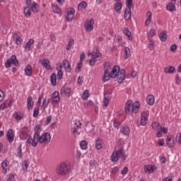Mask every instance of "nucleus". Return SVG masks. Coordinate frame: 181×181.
<instances>
[{
    "label": "nucleus",
    "mask_w": 181,
    "mask_h": 181,
    "mask_svg": "<svg viewBox=\"0 0 181 181\" xmlns=\"http://www.w3.org/2000/svg\"><path fill=\"white\" fill-rule=\"evenodd\" d=\"M90 127H91L90 128ZM86 128H90L89 129H90V131H93V129H94V124H91V123H90V122H88L86 123Z\"/></svg>",
    "instance_id": "nucleus-59"
},
{
    "label": "nucleus",
    "mask_w": 181,
    "mask_h": 181,
    "mask_svg": "<svg viewBox=\"0 0 181 181\" xmlns=\"http://www.w3.org/2000/svg\"><path fill=\"white\" fill-rule=\"evenodd\" d=\"M62 63L65 71H67V73L71 72V65L69 63V60L64 59Z\"/></svg>",
    "instance_id": "nucleus-12"
},
{
    "label": "nucleus",
    "mask_w": 181,
    "mask_h": 181,
    "mask_svg": "<svg viewBox=\"0 0 181 181\" xmlns=\"http://www.w3.org/2000/svg\"><path fill=\"white\" fill-rule=\"evenodd\" d=\"M167 32L164 31V33H161L159 35L160 40L161 42H166L168 40V35H166Z\"/></svg>",
    "instance_id": "nucleus-32"
},
{
    "label": "nucleus",
    "mask_w": 181,
    "mask_h": 181,
    "mask_svg": "<svg viewBox=\"0 0 181 181\" xmlns=\"http://www.w3.org/2000/svg\"><path fill=\"white\" fill-rule=\"evenodd\" d=\"M13 117L17 121H21V119H22V115H19L18 112H14Z\"/></svg>",
    "instance_id": "nucleus-54"
},
{
    "label": "nucleus",
    "mask_w": 181,
    "mask_h": 181,
    "mask_svg": "<svg viewBox=\"0 0 181 181\" xmlns=\"http://www.w3.org/2000/svg\"><path fill=\"white\" fill-rule=\"evenodd\" d=\"M167 11H169V12H174V11H176V6H175V4L173 2H170L166 6Z\"/></svg>",
    "instance_id": "nucleus-22"
},
{
    "label": "nucleus",
    "mask_w": 181,
    "mask_h": 181,
    "mask_svg": "<svg viewBox=\"0 0 181 181\" xmlns=\"http://www.w3.org/2000/svg\"><path fill=\"white\" fill-rule=\"evenodd\" d=\"M84 29L86 32H91L94 29V19L90 18L85 22Z\"/></svg>",
    "instance_id": "nucleus-4"
},
{
    "label": "nucleus",
    "mask_w": 181,
    "mask_h": 181,
    "mask_svg": "<svg viewBox=\"0 0 181 181\" xmlns=\"http://www.w3.org/2000/svg\"><path fill=\"white\" fill-rule=\"evenodd\" d=\"M73 45H74V40L70 39L68 42L67 46H66V50H70L71 49V46H73Z\"/></svg>",
    "instance_id": "nucleus-45"
},
{
    "label": "nucleus",
    "mask_w": 181,
    "mask_h": 181,
    "mask_svg": "<svg viewBox=\"0 0 181 181\" xmlns=\"http://www.w3.org/2000/svg\"><path fill=\"white\" fill-rule=\"evenodd\" d=\"M8 167V160H4L1 163V168L4 170V173H6L7 170L6 168Z\"/></svg>",
    "instance_id": "nucleus-47"
},
{
    "label": "nucleus",
    "mask_w": 181,
    "mask_h": 181,
    "mask_svg": "<svg viewBox=\"0 0 181 181\" xmlns=\"http://www.w3.org/2000/svg\"><path fill=\"white\" fill-rule=\"evenodd\" d=\"M24 13H25V18H29V16H30V15H31L30 8V7H25Z\"/></svg>",
    "instance_id": "nucleus-41"
},
{
    "label": "nucleus",
    "mask_w": 181,
    "mask_h": 181,
    "mask_svg": "<svg viewBox=\"0 0 181 181\" xmlns=\"http://www.w3.org/2000/svg\"><path fill=\"white\" fill-rule=\"evenodd\" d=\"M132 112H134V114H137V112H139V103L136 101L133 104H132Z\"/></svg>",
    "instance_id": "nucleus-18"
},
{
    "label": "nucleus",
    "mask_w": 181,
    "mask_h": 181,
    "mask_svg": "<svg viewBox=\"0 0 181 181\" xmlns=\"http://www.w3.org/2000/svg\"><path fill=\"white\" fill-rule=\"evenodd\" d=\"M170 52H175V50L177 49V45L176 44H173L170 46Z\"/></svg>",
    "instance_id": "nucleus-61"
},
{
    "label": "nucleus",
    "mask_w": 181,
    "mask_h": 181,
    "mask_svg": "<svg viewBox=\"0 0 181 181\" xmlns=\"http://www.w3.org/2000/svg\"><path fill=\"white\" fill-rule=\"evenodd\" d=\"M28 132H29V129L27 127H24L20 133V139L25 141L28 138Z\"/></svg>",
    "instance_id": "nucleus-9"
},
{
    "label": "nucleus",
    "mask_w": 181,
    "mask_h": 181,
    "mask_svg": "<svg viewBox=\"0 0 181 181\" xmlns=\"http://www.w3.org/2000/svg\"><path fill=\"white\" fill-rule=\"evenodd\" d=\"M12 64L14 66H19V61L16 59V55H12L10 58Z\"/></svg>",
    "instance_id": "nucleus-30"
},
{
    "label": "nucleus",
    "mask_w": 181,
    "mask_h": 181,
    "mask_svg": "<svg viewBox=\"0 0 181 181\" xmlns=\"http://www.w3.org/2000/svg\"><path fill=\"white\" fill-rule=\"evenodd\" d=\"M24 71H25L26 76H28V77H30V76H32V73H33L32 66H30V64L27 65L25 67Z\"/></svg>",
    "instance_id": "nucleus-25"
},
{
    "label": "nucleus",
    "mask_w": 181,
    "mask_h": 181,
    "mask_svg": "<svg viewBox=\"0 0 181 181\" xmlns=\"http://www.w3.org/2000/svg\"><path fill=\"white\" fill-rule=\"evenodd\" d=\"M93 56H94L93 57H95V59H97L98 60H100V59H101V53H100V52H98V49L97 47H94L93 48Z\"/></svg>",
    "instance_id": "nucleus-20"
},
{
    "label": "nucleus",
    "mask_w": 181,
    "mask_h": 181,
    "mask_svg": "<svg viewBox=\"0 0 181 181\" xmlns=\"http://www.w3.org/2000/svg\"><path fill=\"white\" fill-rule=\"evenodd\" d=\"M23 41V40H22V38L21 37H18L16 39V43L18 45H21V43H22Z\"/></svg>",
    "instance_id": "nucleus-62"
},
{
    "label": "nucleus",
    "mask_w": 181,
    "mask_h": 181,
    "mask_svg": "<svg viewBox=\"0 0 181 181\" xmlns=\"http://www.w3.org/2000/svg\"><path fill=\"white\" fill-rule=\"evenodd\" d=\"M114 6H115V12H117V13H119L122 10V4L121 2L115 3Z\"/></svg>",
    "instance_id": "nucleus-23"
},
{
    "label": "nucleus",
    "mask_w": 181,
    "mask_h": 181,
    "mask_svg": "<svg viewBox=\"0 0 181 181\" xmlns=\"http://www.w3.org/2000/svg\"><path fill=\"white\" fill-rule=\"evenodd\" d=\"M160 130L161 131V132H163V134H168V128L166 127H160Z\"/></svg>",
    "instance_id": "nucleus-64"
},
{
    "label": "nucleus",
    "mask_w": 181,
    "mask_h": 181,
    "mask_svg": "<svg viewBox=\"0 0 181 181\" xmlns=\"http://www.w3.org/2000/svg\"><path fill=\"white\" fill-rule=\"evenodd\" d=\"M23 170L24 172H28V168H29V165L28 164L27 161H23L22 163Z\"/></svg>",
    "instance_id": "nucleus-50"
},
{
    "label": "nucleus",
    "mask_w": 181,
    "mask_h": 181,
    "mask_svg": "<svg viewBox=\"0 0 181 181\" xmlns=\"http://www.w3.org/2000/svg\"><path fill=\"white\" fill-rule=\"evenodd\" d=\"M124 20L125 21H129L132 16V13L131 11V8H125L124 9Z\"/></svg>",
    "instance_id": "nucleus-14"
},
{
    "label": "nucleus",
    "mask_w": 181,
    "mask_h": 181,
    "mask_svg": "<svg viewBox=\"0 0 181 181\" xmlns=\"http://www.w3.org/2000/svg\"><path fill=\"white\" fill-rule=\"evenodd\" d=\"M37 115H39V107H35L34 112H33L34 118H36Z\"/></svg>",
    "instance_id": "nucleus-57"
},
{
    "label": "nucleus",
    "mask_w": 181,
    "mask_h": 181,
    "mask_svg": "<svg viewBox=\"0 0 181 181\" xmlns=\"http://www.w3.org/2000/svg\"><path fill=\"white\" fill-rule=\"evenodd\" d=\"M7 141L11 144V142H13V139L15 138V136L13 135V130L12 129H10L8 130L6 135Z\"/></svg>",
    "instance_id": "nucleus-11"
},
{
    "label": "nucleus",
    "mask_w": 181,
    "mask_h": 181,
    "mask_svg": "<svg viewBox=\"0 0 181 181\" xmlns=\"http://www.w3.org/2000/svg\"><path fill=\"white\" fill-rule=\"evenodd\" d=\"M124 53H125L124 58L128 59V57H129V56H131V49H129V47H126L124 48Z\"/></svg>",
    "instance_id": "nucleus-42"
},
{
    "label": "nucleus",
    "mask_w": 181,
    "mask_h": 181,
    "mask_svg": "<svg viewBox=\"0 0 181 181\" xmlns=\"http://www.w3.org/2000/svg\"><path fill=\"white\" fill-rule=\"evenodd\" d=\"M6 67L9 68L12 66V62L11 61V59H8L6 62L5 64Z\"/></svg>",
    "instance_id": "nucleus-60"
},
{
    "label": "nucleus",
    "mask_w": 181,
    "mask_h": 181,
    "mask_svg": "<svg viewBox=\"0 0 181 181\" xmlns=\"http://www.w3.org/2000/svg\"><path fill=\"white\" fill-rule=\"evenodd\" d=\"M57 78L59 80H62L63 78V71H57Z\"/></svg>",
    "instance_id": "nucleus-58"
},
{
    "label": "nucleus",
    "mask_w": 181,
    "mask_h": 181,
    "mask_svg": "<svg viewBox=\"0 0 181 181\" xmlns=\"http://www.w3.org/2000/svg\"><path fill=\"white\" fill-rule=\"evenodd\" d=\"M131 108H132V100H128L126 103V105L124 107L125 112H127V114H128L129 112V111H131Z\"/></svg>",
    "instance_id": "nucleus-26"
},
{
    "label": "nucleus",
    "mask_w": 181,
    "mask_h": 181,
    "mask_svg": "<svg viewBox=\"0 0 181 181\" xmlns=\"http://www.w3.org/2000/svg\"><path fill=\"white\" fill-rule=\"evenodd\" d=\"M175 70H176L175 66H169L164 68V73L166 74H173V73H175Z\"/></svg>",
    "instance_id": "nucleus-16"
},
{
    "label": "nucleus",
    "mask_w": 181,
    "mask_h": 181,
    "mask_svg": "<svg viewBox=\"0 0 181 181\" xmlns=\"http://www.w3.org/2000/svg\"><path fill=\"white\" fill-rule=\"evenodd\" d=\"M146 15L148 16V19L145 22V25L146 26H149V25L151 24V22H152V19H151L152 13L151 11H148Z\"/></svg>",
    "instance_id": "nucleus-28"
},
{
    "label": "nucleus",
    "mask_w": 181,
    "mask_h": 181,
    "mask_svg": "<svg viewBox=\"0 0 181 181\" xmlns=\"http://www.w3.org/2000/svg\"><path fill=\"white\" fill-rule=\"evenodd\" d=\"M111 93L110 92H106L104 94V100H103V104L105 107H107V105H108V104H110V100H108L110 98V95H111Z\"/></svg>",
    "instance_id": "nucleus-15"
},
{
    "label": "nucleus",
    "mask_w": 181,
    "mask_h": 181,
    "mask_svg": "<svg viewBox=\"0 0 181 181\" xmlns=\"http://www.w3.org/2000/svg\"><path fill=\"white\" fill-rule=\"evenodd\" d=\"M56 172L57 175H59L60 176H64L70 172V168L66 163H62L59 164L56 169Z\"/></svg>",
    "instance_id": "nucleus-3"
},
{
    "label": "nucleus",
    "mask_w": 181,
    "mask_h": 181,
    "mask_svg": "<svg viewBox=\"0 0 181 181\" xmlns=\"http://www.w3.org/2000/svg\"><path fill=\"white\" fill-rule=\"evenodd\" d=\"M80 146H81V149H83V150L87 149V141H86L84 140L81 141L80 142Z\"/></svg>",
    "instance_id": "nucleus-49"
},
{
    "label": "nucleus",
    "mask_w": 181,
    "mask_h": 181,
    "mask_svg": "<svg viewBox=\"0 0 181 181\" xmlns=\"http://www.w3.org/2000/svg\"><path fill=\"white\" fill-rule=\"evenodd\" d=\"M75 12L76 11L73 8H71V10H69L67 12V14L65 16V18L68 22H71L73 21V19L74 18Z\"/></svg>",
    "instance_id": "nucleus-8"
},
{
    "label": "nucleus",
    "mask_w": 181,
    "mask_h": 181,
    "mask_svg": "<svg viewBox=\"0 0 181 181\" xmlns=\"http://www.w3.org/2000/svg\"><path fill=\"white\" fill-rule=\"evenodd\" d=\"M33 43H35V40H33V39H30L25 45V50L26 49H28V50H30V47L33 45Z\"/></svg>",
    "instance_id": "nucleus-37"
},
{
    "label": "nucleus",
    "mask_w": 181,
    "mask_h": 181,
    "mask_svg": "<svg viewBox=\"0 0 181 181\" xmlns=\"http://www.w3.org/2000/svg\"><path fill=\"white\" fill-rule=\"evenodd\" d=\"M120 69L118 65H115L113 68L112 71L110 72V77L111 78H115L117 74H119Z\"/></svg>",
    "instance_id": "nucleus-6"
},
{
    "label": "nucleus",
    "mask_w": 181,
    "mask_h": 181,
    "mask_svg": "<svg viewBox=\"0 0 181 181\" xmlns=\"http://www.w3.org/2000/svg\"><path fill=\"white\" fill-rule=\"evenodd\" d=\"M88 97H90V91L88 90H84L82 95L83 100H87Z\"/></svg>",
    "instance_id": "nucleus-43"
},
{
    "label": "nucleus",
    "mask_w": 181,
    "mask_h": 181,
    "mask_svg": "<svg viewBox=\"0 0 181 181\" xmlns=\"http://www.w3.org/2000/svg\"><path fill=\"white\" fill-rule=\"evenodd\" d=\"M57 76H56V74H52L50 76V81H51V85L54 87L57 84Z\"/></svg>",
    "instance_id": "nucleus-27"
},
{
    "label": "nucleus",
    "mask_w": 181,
    "mask_h": 181,
    "mask_svg": "<svg viewBox=\"0 0 181 181\" xmlns=\"http://www.w3.org/2000/svg\"><path fill=\"white\" fill-rule=\"evenodd\" d=\"M148 49H150V50H153L155 49V42L153 40L149 41Z\"/></svg>",
    "instance_id": "nucleus-48"
},
{
    "label": "nucleus",
    "mask_w": 181,
    "mask_h": 181,
    "mask_svg": "<svg viewBox=\"0 0 181 181\" xmlns=\"http://www.w3.org/2000/svg\"><path fill=\"white\" fill-rule=\"evenodd\" d=\"M126 5H127L126 8L131 9V8H132V6H133L132 0H127L126 1Z\"/></svg>",
    "instance_id": "nucleus-53"
},
{
    "label": "nucleus",
    "mask_w": 181,
    "mask_h": 181,
    "mask_svg": "<svg viewBox=\"0 0 181 181\" xmlns=\"http://www.w3.org/2000/svg\"><path fill=\"white\" fill-rule=\"evenodd\" d=\"M159 159L161 162V163H166V158L163 156H160Z\"/></svg>",
    "instance_id": "nucleus-63"
},
{
    "label": "nucleus",
    "mask_w": 181,
    "mask_h": 181,
    "mask_svg": "<svg viewBox=\"0 0 181 181\" xmlns=\"http://www.w3.org/2000/svg\"><path fill=\"white\" fill-rule=\"evenodd\" d=\"M17 155L18 156V158H21L22 159L23 155L22 154V144H20L19 146L17 148Z\"/></svg>",
    "instance_id": "nucleus-39"
},
{
    "label": "nucleus",
    "mask_w": 181,
    "mask_h": 181,
    "mask_svg": "<svg viewBox=\"0 0 181 181\" xmlns=\"http://www.w3.org/2000/svg\"><path fill=\"white\" fill-rule=\"evenodd\" d=\"M144 170H145V172H148V173H151V172H152V170H153V166H152V165H146L144 167Z\"/></svg>",
    "instance_id": "nucleus-51"
},
{
    "label": "nucleus",
    "mask_w": 181,
    "mask_h": 181,
    "mask_svg": "<svg viewBox=\"0 0 181 181\" xmlns=\"http://www.w3.org/2000/svg\"><path fill=\"white\" fill-rule=\"evenodd\" d=\"M119 158H121L122 160H125V159H127V155H125L124 148H120L119 150L113 151L111 156V160L112 162H118V160H119Z\"/></svg>",
    "instance_id": "nucleus-2"
},
{
    "label": "nucleus",
    "mask_w": 181,
    "mask_h": 181,
    "mask_svg": "<svg viewBox=\"0 0 181 181\" xmlns=\"http://www.w3.org/2000/svg\"><path fill=\"white\" fill-rule=\"evenodd\" d=\"M39 5L36 4V2H33L31 6V11L34 13H36L39 12Z\"/></svg>",
    "instance_id": "nucleus-31"
},
{
    "label": "nucleus",
    "mask_w": 181,
    "mask_h": 181,
    "mask_svg": "<svg viewBox=\"0 0 181 181\" xmlns=\"http://www.w3.org/2000/svg\"><path fill=\"white\" fill-rule=\"evenodd\" d=\"M52 8L53 12H54V13H60V12H62V10H60V7H59L57 4L54 5L52 4Z\"/></svg>",
    "instance_id": "nucleus-35"
},
{
    "label": "nucleus",
    "mask_w": 181,
    "mask_h": 181,
    "mask_svg": "<svg viewBox=\"0 0 181 181\" xmlns=\"http://www.w3.org/2000/svg\"><path fill=\"white\" fill-rule=\"evenodd\" d=\"M104 70H107V71H110L111 70V66L110 65V62H105L104 63Z\"/></svg>",
    "instance_id": "nucleus-52"
},
{
    "label": "nucleus",
    "mask_w": 181,
    "mask_h": 181,
    "mask_svg": "<svg viewBox=\"0 0 181 181\" xmlns=\"http://www.w3.org/2000/svg\"><path fill=\"white\" fill-rule=\"evenodd\" d=\"M60 93H61L62 95H63V94H64V95H66V97H70L71 95V88L62 87L61 88Z\"/></svg>",
    "instance_id": "nucleus-7"
},
{
    "label": "nucleus",
    "mask_w": 181,
    "mask_h": 181,
    "mask_svg": "<svg viewBox=\"0 0 181 181\" xmlns=\"http://www.w3.org/2000/svg\"><path fill=\"white\" fill-rule=\"evenodd\" d=\"M117 82L119 84L124 83V80H125V69H121L119 74H117Z\"/></svg>",
    "instance_id": "nucleus-5"
},
{
    "label": "nucleus",
    "mask_w": 181,
    "mask_h": 181,
    "mask_svg": "<svg viewBox=\"0 0 181 181\" xmlns=\"http://www.w3.org/2000/svg\"><path fill=\"white\" fill-rule=\"evenodd\" d=\"M147 117H148V113H146V112H143L141 113V119L140 121V124L143 127H145V125H146L148 124V118Z\"/></svg>",
    "instance_id": "nucleus-10"
},
{
    "label": "nucleus",
    "mask_w": 181,
    "mask_h": 181,
    "mask_svg": "<svg viewBox=\"0 0 181 181\" xmlns=\"http://www.w3.org/2000/svg\"><path fill=\"white\" fill-rule=\"evenodd\" d=\"M50 139H52L50 134L45 132L41 136L40 134L34 135L33 138H32V136H30L26 141V144L27 145H32L33 148H36L39 143L49 144V142H50Z\"/></svg>",
    "instance_id": "nucleus-1"
},
{
    "label": "nucleus",
    "mask_w": 181,
    "mask_h": 181,
    "mask_svg": "<svg viewBox=\"0 0 181 181\" xmlns=\"http://www.w3.org/2000/svg\"><path fill=\"white\" fill-rule=\"evenodd\" d=\"M167 146L168 148H173L175 146V140L172 139V136H168L166 141Z\"/></svg>",
    "instance_id": "nucleus-17"
},
{
    "label": "nucleus",
    "mask_w": 181,
    "mask_h": 181,
    "mask_svg": "<svg viewBox=\"0 0 181 181\" xmlns=\"http://www.w3.org/2000/svg\"><path fill=\"white\" fill-rule=\"evenodd\" d=\"M87 8V3L86 1H82L78 5V11H83Z\"/></svg>",
    "instance_id": "nucleus-34"
},
{
    "label": "nucleus",
    "mask_w": 181,
    "mask_h": 181,
    "mask_svg": "<svg viewBox=\"0 0 181 181\" xmlns=\"http://www.w3.org/2000/svg\"><path fill=\"white\" fill-rule=\"evenodd\" d=\"M47 105H49V104H47V100L46 99H44L42 100V110H46V107H47Z\"/></svg>",
    "instance_id": "nucleus-55"
},
{
    "label": "nucleus",
    "mask_w": 181,
    "mask_h": 181,
    "mask_svg": "<svg viewBox=\"0 0 181 181\" xmlns=\"http://www.w3.org/2000/svg\"><path fill=\"white\" fill-rule=\"evenodd\" d=\"M123 33L125 35V36H127L129 40H132V37L131 36V31L129 29L124 28L123 29Z\"/></svg>",
    "instance_id": "nucleus-29"
},
{
    "label": "nucleus",
    "mask_w": 181,
    "mask_h": 181,
    "mask_svg": "<svg viewBox=\"0 0 181 181\" xmlns=\"http://www.w3.org/2000/svg\"><path fill=\"white\" fill-rule=\"evenodd\" d=\"M110 77H111V74H110V71H108V69H106L104 72L102 80L103 81H108V80H110Z\"/></svg>",
    "instance_id": "nucleus-24"
},
{
    "label": "nucleus",
    "mask_w": 181,
    "mask_h": 181,
    "mask_svg": "<svg viewBox=\"0 0 181 181\" xmlns=\"http://www.w3.org/2000/svg\"><path fill=\"white\" fill-rule=\"evenodd\" d=\"M49 63H50V61H49V59H43L42 60L41 64H42V67H45L46 70H51L52 66H50V64H49Z\"/></svg>",
    "instance_id": "nucleus-13"
},
{
    "label": "nucleus",
    "mask_w": 181,
    "mask_h": 181,
    "mask_svg": "<svg viewBox=\"0 0 181 181\" xmlns=\"http://www.w3.org/2000/svg\"><path fill=\"white\" fill-rule=\"evenodd\" d=\"M146 103L148 105L155 104V97L153 95H148L146 98Z\"/></svg>",
    "instance_id": "nucleus-19"
},
{
    "label": "nucleus",
    "mask_w": 181,
    "mask_h": 181,
    "mask_svg": "<svg viewBox=\"0 0 181 181\" xmlns=\"http://www.w3.org/2000/svg\"><path fill=\"white\" fill-rule=\"evenodd\" d=\"M120 131L123 135H129L130 130L128 127H122Z\"/></svg>",
    "instance_id": "nucleus-38"
},
{
    "label": "nucleus",
    "mask_w": 181,
    "mask_h": 181,
    "mask_svg": "<svg viewBox=\"0 0 181 181\" xmlns=\"http://www.w3.org/2000/svg\"><path fill=\"white\" fill-rule=\"evenodd\" d=\"M103 142V140H101L100 138L97 139L95 147L97 149L100 150L101 148H103V146L101 145V143Z\"/></svg>",
    "instance_id": "nucleus-40"
},
{
    "label": "nucleus",
    "mask_w": 181,
    "mask_h": 181,
    "mask_svg": "<svg viewBox=\"0 0 181 181\" xmlns=\"http://www.w3.org/2000/svg\"><path fill=\"white\" fill-rule=\"evenodd\" d=\"M97 59H95V57H92L90 60H89V64L90 66H94V64H95V62H97Z\"/></svg>",
    "instance_id": "nucleus-56"
},
{
    "label": "nucleus",
    "mask_w": 181,
    "mask_h": 181,
    "mask_svg": "<svg viewBox=\"0 0 181 181\" xmlns=\"http://www.w3.org/2000/svg\"><path fill=\"white\" fill-rule=\"evenodd\" d=\"M27 107L28 110L33 108V98H32V96H28L27 98Z\"/></svg>",
    "instance_id": "nucleus-21"
},
{
    "label": "nucleus",
    "mask_w": 181,
    "mask_h": 181,
    "mask_svg": "<svg viewBox=\"0 0 181 181\" xmlns=\"http://www.w3.org/2000/svg\"><path fill=\"white\" fill-rule=\"evenodd\" d=\"M156 35V33L155 31V29L150 30L148 34V38L151 39V37H153Z\"/></svg>",
    "instance_id": "nucleus-46"
},
{
    "label": "nucleus",
    "mask_w": 181,
    "mask_h": 181,
    "mask_svg": "<svg viewBox=\"0 0 181 181\" xmlns=\"http://www.w3.org/2000/svg\"><path fill=\"white\" fill-rule=\"evenodd\" d=\"M34 131L35 132L34 135H40L42 129L40 128V126L39 124H36L34 128Z\"/></svg>",
    "instance_id": "nucleus-44"
},
{
    "label": "nucleus",
    "mask_w": 181,
    "mask_h": 181,
    "mask_svg": "<svg viewBox=\"0 0 181 181\" xmlns=\"http://www.w3.org/2000/svg\"><path fill=\"white\" fill-rule=\"evenodd\" d=\"M151 127L153 128V129H154V131H159V129H160V124L156 122H153L151 124Z\"/></svg>",
    "instance_id": "nucleus-36"
},
{
    "label": "nucleus",
    "mask_w": 181,
    "mask_h": 181,
    "mask_svg": "<svg viewBox=\"0 0 181 181\" xmlns=\"http://www.w3.org/2000/svg\"><path fill=\"white\" fill-rule=\"evenodd\" d=\"M52 98H57V100H54L53 101L57 104L60 101V97L59 96V92L55 91L52 95Z\"/></svg>",
    "instance_id": "nucleus-33"
}]
</instances>
